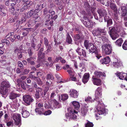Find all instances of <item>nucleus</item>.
<instances>
[{
    "instance_id": "obj_1",
    "label": "nucleus",
    "mask_w": 127,
    "mask_h": 127,
    "mask_svg": "<svg viewBox=\"0 0 127 127\" xmlns=\"http://www.w3.org/2000/svg\"><path fill=\"white\" fill-rule=\"evenodd\" d=\"M102 95L101 90L99 87H98L95 91V98L94 99L97 102V105L95 106L97 112L99 115L103 114L105 115L107 113L108 110L105 109L103 103L101 101H99Z\"/></svg>"
},
{
    "instance_id": "obj_2",
    "label": "nucleus",
    "mask_w": 127,
    "mask_h": 127,
    "mask_svg": "<svg viewBox=\"0 0 127 127\" xmlns=\"http://www.w3.org/2000/svg\"><path fill=\"white\" fill-rule=\"evenodd\" d=\"M109 33L112 39L115 40L118 36V33L121 34L123 32V29L120 25H117L114 27L109 28Z\"/></svg>"
},
{
    "instance_id": "obj_3",
    "label": "nucleus",
    "mask_w": 127,
    "mask_h": 127,
    "mask_svg": "<svg viewBox=\"0 0 127 127\" xmlns=\"http://www.w3.org/2000/svg\"><path fill=\"white\" fill-rule=\"evenodd\" d=\"M84 45L87 49H89L90 52L95 53V56L98 59L102 57V56L97 53V50L95 46L90 42L88 40H85L84 42Z\"/></svg>"
},
{
    "instance_id": "obj_4",
    "label": "nucleus",
    "mask_w": 127,
    "mask_h": 127,
    "mask_svg": "<svg viewBox=\"0 0 127 127\" xmlns=\"http://www.w3.org/2000/svg\"><path fill=\"white\" fill-rule=\"evenodd\" d=\"M68 112L65 114V117L67 120L66 121H69L70 119L75 120L77 118L78 112L70 108L67 109Z\"/></svg>"
},
{
    "instance_id": "obj_5",
    "label": "nucleus",
    "mask_w": 127,
    "mask_h": 127,
    "mask_svg": "<svg viewBox=\"0 0 127 127\" xmlns=\"http://www.w3.org/2000/svg\"><path fill=\"white\" fill-rule=\"evenodd\" d=\"M82 13H83V18L85 20H87V21H85V22H84V23H83L84 24L86 27H89L90 26V25L91 24V21L88 20V18L91 19L92 18H93V15L90 12H88V15L86 14L84 11H83L82 12Z\"/></svg>"
},
{
    "instance_id": "obj_6",
    "label": "nucleus",
    "mask_w": 127,
    "mask_h": 127,
    "mask_svg": "<svg viewBox=\"0 0 127 127\" xmlns=\"http://www.w3.org/2000/svg\"><path fill=\"white\" fill-rule=\"evenodd\" d=\"M92 33L94 36H96L99 37L106 35V32L104 29H97L93 30Z\"/></svg>"
},
{
    "instance_id": "obj_7",
    "label": "nucleus",
    "mask_w": 127,
    "mask_h": 127,
    "mask_svg": "<svg viewBox=\"0 0 127 127\" xmlns=\"http://www.w3.org/2000/svg\"><path fill=\"white\" fill-rule=\"evenodd\" d=\"M12 118L14 121L15 124L19 127L21 125V120L20 114L17 113L14 114L12 115Z\"/></svg>"
},
{
    "instance_id": "obj_8",
    "label": "nucleus",
    "mask_w": 127,
    "mask_h": 127,
    "mask_svg": "<svg viewBox=\"0 0 127 127\" xmlns=\"http://www.w3.org/2000/svg\"><path fill=\"white\" fill-rule=\"evenodd\" d=\"M89 105L87 104H83L81 107L80 112L81 115L84 117L87 114L89 110Z\"/></svg>"
},
{
    "instance_id": "obj_9",
    "label": "nucleus",
    "mask_w": 127,
    "mask_h": 127,
    "mask_svg": "<svg viewBox=\"0 0 127 127\" xmlns=\"http://www.w3.org/2000/svg\"><path fill=\"white\" fill-rule=\"evenodd\" d=\"M101 47L103 52L106 55H109L111 53L112 47L110 44L102 45Z\"/></svg>"
},
{
    "instance_id": "obj_10",
    "label": "nucleus",
    "mask_w": 127,
    "mask_h": 127,
    "mask_svg": "<svg viewBox=\"0 0 127 127\" xmlns=\"http://www.w3.org/2000/svg\"><path fill=\"white\" fill-rule=\"evenodd\" d=\"M35 16H33V18L34 19L33 20L31 19L30 20L27 22L26 25H27L28 27H32L35 23V22L38 21H40V17H38V15L35 14Z\"/></svg>"
},
{
    "instance_id": "obj_11",
    "label": "nucleus",
    "mask_w": 127,
    "mask_h": 127,
    "mask_svg": "<svg viewBox=\"0 0 127 127\" xmlns=\"http://www.w3.org/2000/svg\"><path fill=\"white\" fill-rule=\"evenodd\" d=\"M119 12L121 13V16L124 20H127V9L125 7H120L119 9Z\"/></svg>"
},
{
    "instance_id": "obj_12",
    "label": "nucleus",
    "mask_w": 127,
    "mask_h": 127,
    "mask_svg": "<svg viewBox=\"0 0 127 127\" xmlns=\"http://www.w3.org/2000/svg\"><path fill=\"white\" fill-rule=\"evenodd\" d=\"M44 110L43 105L42 103H37L36 104V108L35 111L37 114H43Z\"/></svg>"
},
{
    "instance_id": "obj_13",
    "label": "nucleus",
    "mask_w": 127,
    "mask_h": 127,
    "mask_svg": "<svg viewBox=\"0 0 127 127\" xmlns=\"http://www.w3.org/2000/svg\"><path fill=\"white\" fill-rule=\"evenodd\" d=\"M98 13L100 17H103L105 20H106L107 17V13L106 11L103 9L98 8L97 10Z\"/></svg>"
},
{
    "instance_id": "obj_14",
    "label": "nucleus",
    "mask_w": 127,
    "mask_h": 127,
    "mask_svg": "<svg viewBox=\"0 0 127 127\" xmlns=\"http://www.w3.org/2000/svg\"><path fill=\"white\" fill-rule=\"evenodd\" d=\"M23 99L26 105H29L33 101V99L29 95L24 96Z\"/></svg>"
},
{
    "instance_id": "obj_15",
    "label": "nucleus",
    "mask_w": 127,
    "mask_h": 127,
    "mask_svg": "<svg viewBox=\"0 0 127 127\" xmlns=\"http://www.w3.org/2000/svg\"><path fill=\"white\" fill-rule=\"evenodd\" d=\"M68 94L70 97L74 98H77L79 95L78 92L74 89L70 90Z\"/></svg>"
},
{
    "instance_id": "obj_16",
    "label": "nucleus",
    "mask_w": 127,
    "mask_h": 127,
    "mask_svg": "<svg viewBox=\"0 0 127 127\" xmlns=\"http://www.w3.org/2000/svg\"><path fill=\"white\" fill-rule=\"evenodd\" d=\"M92 81L94 85L97 86H100L101 85V81L99 78H96L94 76H93Z\"/></svg>"
},
{
    "instance_id": "obj_17",
    "label": "nucleus",
    "mask_w": 127,
    "mask_h": 127,
    "mask_svg": "<svg viewBox=\"0 0 127 127\" xmlns=\"http://www.w3.org/2000/svg\"><path fill=\"white\" fill-rule=\"evenodd\" d=\"M116 74L117 76L121 80H123L124 79L125 80L127 81V74L123 72H117L116 73Z\"/></svg>"
},
{
    "instance_id": "obj_18",
    "label": "nucleus",
    "mask_w": 127,
    "mask_h": 127,
    "mask_svg": "<svg viewBox=\"0 0 127 127\" xmlns=\"http://www.w3.org/2000/svg\"><path fill=\"white\" fill-rule=\"evenodd\" d=\"M122 65V62L119 61L116 59H115L114 61L111 64V65L113 67L117 68L120 67Z\"/></svg>"
},
{
    "instance_id": "obj_19",
    "label": "nucleus",
    "mask_w": 127,
    "mask_h": 127,
    "mask_svg": "<svg viewBox=\"0 0 127 127\" xmlns=\"http://www.w3.org/2000/svg\"><path fill=\"white\" fill-rule=\"evenodd\" d=\"M21 109V113L22 117L24 118H26L28 117L30 115V114L29 112L26 110L27 109L26 107H25L22 106Z\"/></svg>"
},
{
    "instance_id": "obj_20",
    "label": "nucleus",
    "mask_w": 127,
    "mask_h": 127,
    "mask_svg": "<svg viewBox=\"0 0 127 127\" xmlns=\"http://www.w3.org/2000/svg\"><path fill=\"white\" fill-rule=\"evenodd\" d=\"M110 4V7L114 11L115 13H117V9L116 7V6L115 4L113 3H110L109 1H107L106 2V3L105 4V6H109V4Z\"/></svg>"
},
{
    "instance_id": "obj_21",
    "label": "nucleus",
    "mask_w": 127,
    "mask_h": 127,
    "mask_svg": "<svg viewBox=\"0 0 127 127\" xmlns=\"http://www.w3.org/2000/svg\"><path fill=\"white\" fill-rule=\"evenodd\" d=\"M52 108L54 109L56 108H59L61 107V106L57 101L55 99L51 101Z\"/></svg>"
},
{
    "instance_id": "obj_22",
    "label": "nucleus",
    "mask_w": 127,
    "mask_h": 127,
    "mask_svg": "<svg viewBox=\"0 0 127 127\" xmlns=\"http://www.w3.org/2000/svg\"><path fill=\"white\" fill-rule=\"evenodd\" d=\"M93 76H94L96 78H99L102 77H104L106 76V75L105 73L102 72L100 71H96L94 73V75Z\"/></svg>"
},
{
    "instance_id": "obj_23",
    "label": "nucleus",
    "mask_w": 127,
    "mask_h": 127,
    "mask_svg": "<svg viewBox=\"0 0 127 127\" xmlns=\"http://www.w3.org/2000/svg\"><path fill=\"white\" fill-rule=\"evenodd\" d=\"M90 77V75L88 73H85L82 79V81L84 84L86 83L88 81Z\"/></svg>"
},
{
    "instance_id": "obj_24",
    "label": "nucleus",
    "mask_w": 127,
    "mask_h": 127,
    "mask_svg": "<svg viewBox=\"0 0 127 127\" xmlns=\"http://www.w3.org/2000/svg\"><path fill=\"white\" fill-rule=\"evenodd\" d=\"M71 103L76 110H78L80 107L79 102L77 101H74L71 102Z\"/></svg>"
},
{
    "instance_id": "obj_25",
    "label": "nucleus",
    "mask_w": 127,
    "mask_h": 127,
    "mask_svg": "<svg viewBox=\"0 0 127 127\" xmlns=\"http://www.w3.org/2000/svg\"><path fill=\"white\" fill-rule=\"evenodd\" d=\"M110 61V58L109 57H106L104 58L103 59H101L100 61V62L101 64H107L109 63Z\"/></svg>"
},
{
    "instance_id": "obj_26",
    "label": "nucleus",
    "mask_w": 127,
    "mask_h": 127,
    "mask_svg": "<svg viewBox=\"0 0 127 127\" xmlns=\"http://www.w3.org/2000/svg\"><path fill=\"white\" fill-rule=\"evenodd\" d=\"M76 52L79 55H82L84 57L86 56V52L85 50L81 49L80 48H78L76 50Z\"/></svg>"
},
{
    "instance_id": "obj_27",
    "label": "nucleus",
    "mask_w": 127,
    "mask_h": 127,
    "mask_svg": "<svg viewBox=\"0 0 127 127\" xmlns=\"http://www.w3.org/2000/svg\"><path fill=\"white\" fill-rule=\"evenodd\" d=\"M102 38L103 42L105 44H110V42L108 39V36L106 34L99 37Z\"/></svg>"
},
{
    "instance_id": "obj_28",
    "label": "nucleus",
    "mask_w": 127,
    "mask_h": 127,
    "mask_svg": "<svg viewBox=\"0 0 127 127\" xmlns=\"http://www.w3.org/2000/svg\"><path fill=\"white\" fill-rule=\"evenodd\" d=\"M14 52L18 55V58L19 59H21L22 57V51L19 50L18 48H16L14 51Z\"/></svg>"
},
{
    "instance_id": "obj_29",
    "label": "nucleus",
    "mask_w": 127,
    "mask_h": 127,
    "mask_svg": "<svg viewBox=\"0 0 127 127\" xmlns=\"http://www.w3.org/2000/svg\"><path fill=\"white\" fill-rule=\"evenodd\" d=\"M19 94H17L13 92L9 95V97L10 99H13L19 96Z\"/></svg>"
},
{
    "instance_id": "obj_30",
    "label": "nucleus",
    "mask_w": 127,
    "mask_h": 127,
    "mask_svg": "<svg viewBox=\"0 0 127 127\" xmlns=\"http://www.w3.org/2000/svg\"><path fill=\"white\" fill-rule=\"evenodd\" d=\"M81 37L79 34H77L74 37V40L75 43L76 44L78 45L79 42L80 41Z\"/></svg>"
},
{
    "instance_id": "obj_31",
    "label": "nucleus",
    "mask_w": 127,
    "mask_h": 127,
    "mask_svg": "<svg viewBox=\"0 0 127 127\" xmlns=\"http://www.w3.org/2000/svg\"><path fill=\"white\" fill-rule=\"evenodd\" d=\"M4 112L5 113V115L4 116V120L5 121H8L10 119L9 113L6 111H4Z\"/></svg>"
},
{
    "instance_id": "obj_32",
    "label": "nucleus",
    "mask_w": 127,
    "mask_h": 127,
    "mask_svg": "<svg viewBox=\"0 0 127 127\" xmlns=\"http://www.w3.org/2000/svg\"><path fill=\"white\" fill-rule=\"evenodd\" d=\"M106 20H105V19H104L105 22H107V26L108 27L110 26L112 24V20L111 19H109L108 16H107V17L106 18Z\"/></svg>"
},
{
    "instance_id": "obj_33",
    "label": "nucleus",
    "mask_w": 127,
    "mask_h": 127,
    "mask_svg": "<svg viewBox=\"0 0 127 127\" xmlns=\"http://www.w3.org/2000/svg\"><path fill=\"white\" fill-rule=\"evenodd\" d=\"M68 97V95L67 94H64L62 95L59 97V98L63 101L67 99Z\"/></svg>"
},
{
    "instance_id": "obj_34",
    "label": "nucleus",
    "mask_w": 127,
    "mask_h": 127,
    "mask_svg": "<svg viewBox=\"0 0 127 127\" xmlns=\"http://www.w3.org/2000/svg\"><path fill=\"white\" fill-rule=\"evenodd\" d=\"M51 101H49L48 102H46L45 104V107L46 108H50L52 107V106Z\"/></svg>"
},
{
    "instance_id": "obj_35",
    "label": "nucleus",
    "mask_w": 127,
    "mask_h": 127,
    "mask_svg": "<svg viewBox=\"0 0 127 127\" xmlns=\"http://www.w3.org/2000/svg\"><path fill=\"white\" fill-rule=\"evenodd\" d=\"M66 41L69 44L71 43L72 40L69 33L67 32L66 35Z\"/></svg>"
},
{
    "instance_id": "obj_36",
    "label": "nucleus",
    "mask_w": 127,
    "mask_h": 127,
    "mask_svg": "<svg viewBox=\"0 0 127 127\" xmlns=\"http://www.w3.org/2000/svg\"><path fill=\"white\" fill-rule=\"evenodd\" d=\"M79 69L81 71H85V66L84 64L83 63H81L79 65Z\"/></svg>"
},
{
    "instance_id": "obj_37",
    "label": "nucleus",
    "mask_w": 127,
    "mask_h": 127,
    "mask_svg": "<svg viewBox=\"0 0 127 127\" xmlns=\"http://www.w3.org/2000/svg\"><path fill=\"white\" fill-rule=\"evenodd\" d=\"M123 42V40L121 38H120L116 41V44L118 46H121Z\"/></svg>"
},
{
    "instance_id": "obj_38",
    "label": "nucleus",
    "mask_w": 127,
    "mask_h": 127,
    "mask_svg": "<svg viewBox=\"0 0 127 127\" xmlns=\"http://www.w3.org/2000/svg\"><path fill=\"white\" fill-rule=\"evenodd\" d=\"M68 56L71 59H73L76 56L75 55L73 52L71 50H70L68 53Z\"/></svg>"
},
{
    "instance_id": "obj_39",
    "label": "nucleus",
    "mask_w": 127,
    "mask_h": 127,
    "mask_svg": "<svg viewBox=\"0 0 127 127\" xmlns=\"http://www.w3.org/2000/svg\"><path fill=\"white\" fill-rule=\"evenodd\" d=\"M50 21V20L49 19L46 21L45 23V25L46 26H49L50 25L51 26L53 25V21L52 20H51V21H50V22H49Z\"/></svg>"
},
{
    "instance_id": "obj_40",
    "label": "nucleus",
    "mask_w": 127,
    "mask_h": 127,
    "mask_svg": "<svg viewBox=\"0 0 127 127\" xmlns=\"http://www.w3.org/2000/svg\"><path fill=\"white\" fill-rule=\"evenodd\" d=\"M87 123L85 125V127H93V123L90 122L88 120H87Z\"/></svg>"
},
{
    "instance_id": "obj_41",
    "label": "nucleus",
    "mask_w": 127,
    "mask_h": 127,
    "mask_svg": "<svg viewBox=\"0 0 127 127\" xmlns=\"http://www.w3.org/2000/svg\"><path fill=\"white\" fill-rule=\"evenodd\" d=\"M85 101L87 102H92L94 101V100L92 99L91 97L88 96L85 98Z\"/></svg>"
},
{
    "instance_id": "obj_42",
    "label": "nucleus",
    "mask_w": 127,
    "mask_h": 127,
    "mask_svg": "<svg viewBox=\"0 0 127 127\" xmlns=\"http://www.w3.org/2000/svg\"><path fill=\"white\" fill-rule=\"evenodd\" d=\"M113 19L115 22L116 24L115 25V26H116L117 25H119L118 24V23L119 22V19H118V17L116 15L114 17Z\"/></svg>"
},
{
    "instance_id": "obj_43",
    "label": "nucleus",
    "mask_w": 127,
    "mask_h": 127,
    "mask_svg": "<svg viewBox=\"0 0 127 127\" xmlns=\"http://www.w3.org/2000/svg\"><path fill=\"white\" fill-rule=\"evenodd\" d=\"M67 71L70 75V76L71 75H74V71L72 68H70L69 69H67Z\"/></svg>"
},
{
    "instance_id": "obj_44",
    "label": "nucleus",
    "mask_w": 127,
    "mask_h": 127,
    "mask_svg": "<svg viewBox=\"0 0 127 127\" xmlns=\"http://www.w3.org/2000/svg\"><path fill=\"white\" fill-rule=\"evenodd\" d=\"M33 59V58L32 57L28 58L27 59V61L28 63H30L32 65L34 64H35V63L32 60Z\"/></svg>"
},
{
    "instance_id": "obj_45",
    "label": "nucleus",
    "mask_w": 127,
    "mask_h": 127,
    "mask_svg": "<svg viewBox=\"0 0 127 127\" xmlns=\"http://www.w3.org/2000/svg\"><path fill=\"white\" fill-rule=\"evenodd\" d=\"M49 13L51 15V16H50V17H48V18L49 19H51L52 17V15H53L55 14V12L54 11L52 10L51 9H50L49 11Z\"/></svg>"
},
{
    "instance_id": "obj_46",
    "label": "nucleus",
    "mask_w": 127,
    "mask_h": 127,
    "mask_svg": "<svg viewBox=\"0 0 127 127\" xmlns=\"http://www.w3.org/2000/svg\"><path fill=\"white\" fill-rule=\"evenodd\" d=\"M26 45L27 46H30L31 45V47H32L34 49H35V44L34 43L33 41H32L31 44L30 43H26Z\"/></svg>"
},
{
    "instance_id": "obj_47",
    "label": "nucleus",
    "mask_w": 127,
    "mask_h": 127,
    "mask_svg": "<svg viewBox=\"0 0 127 127\" xmlns=\"http://www.w3.org/2000/svg\"><path fill=\"white\" fill-rule=\"evenodd\" d=\"M14 124L13 122L10 121L6 123V125L8 127H12Z\"/></svg>"
},
{
    "instance_id": "obj_48",
    "label": "nucleus",
    "mask_w": 127,
    "mask_h": 127,
    "mask_svg": "<svg viewBox=\"0 0 127 127\" xmlns=\"http://www.w3.org/2000/svg\"><path fill=\"white\" fill-rule=\"evenodd\" d=\"M34 12V10H31L29 11L28 13V17H30L32 16Z\"/></svg>"
},
{
    "instance_id": "obj_49",
    "label": "nucleus",
    "mask_w": 127,
    "mask_h": 127,
    "mask_svg": "<svg viewBox=\"0 0 127 127\" xmlns=\"http://www.w3.org/2000/svg\"><path fill=\"white\" fill-rule=\"evenodd\" d=\"M26 28H24L23 29V30L24 31L22 33V35L24 36H26L29 33V32L28 30L26 29Z\"/></svg>"
},
{
    "instance_id": "obj_50",
    "label": "nucleus",
    "mask_w": 127,
    "mask_h": 127,
    "mask_svg": "<svg viewBox=\"0 0 127 127\" xmlns=\"http://www.w3.org/2000/svg\"><path fill=\"white\" fill-rule=\"evenodd\" d=\"M48 61L50 63V64H49V66L51 67L53 65V64L54 63V62H53L52 60V58L50 57H49L48 58Z\"/></svg>"
},
{
    "instance_id": "obj_51",
    "label": "nucleus",
    "mask_w": 127,
    "mask_h": 127,
    "mask_svg": "<svg viewBox=\"0 0 127 127\" xmlns=\"http://www.w3.org/2000/svg\"><path fill=\"white\" fill-rule=\"evenodd\" d=\"M36 91L37 92H38L39 93L41 94L42 96H43L42 95V93H43V90L42 88H37L36 89Z\"/></svg>"
},
{
    "instance_id": "obj_52",
    "label": "nucleus",
    "mask_w": 127,
    "mask_h": 127,
    "mask_svg": "<svg viewBox=\"0 0 127 127\" xmlns=\"http://www.w3.org/2000/svg\"><path fill=\"white\" fill-rule=\"evenodd\" d=\"M122 47L125 50H127V40H126L123 44Z\"/></svg>"
},
{
    "instance_id": "obj_53",
    "label": "nucleus",
    "mask_w": 127,
    "mask_h": 127,
    "mask_svg": "<svg viewBox=\"0 0 127 127\" xmlns=\"http://www.w3.org/2000/svg\"><path fill=\"white\" fill-rule=\"evenodd\" d=\"M46 78L47 80L50 79L51 80H52L54 79V77L52 75L48 74L47 75Z\"/></svg>"
},
{
    "instance_id": "obj_54",
    "label": "nucleus",
    "mask_w": 127,
    "mask_h": 127,
    "mask_svg": "<svg viewBox=\"0 0 127 127\" xmlns=\"http://www.w3.org/2000/svg\"><path fill=\"white\" fill-rule=\"evenodd\" d=\"M84 7L88 9H90V6L87 2H85L84 4Z\"/></svg>"
},
{
    "instance_id": "obj_55",
    "label": "nucleus",
    "mask_w": 127,
    "mask_h": 127,
    "mask_svg": "<svg viewBox=\"0 0 127 127\" xmlns=\"http://www.w3.org/2000/svg\"><path fill=\"white\" fill-rule=\"evenodd\" d=\"M35 80L37 81V83L38 85H41L42 84V82L41 80L38 77L36 79H35Z\"/></svg>"
},
{
    "instance_id": "obj_56",
    "label": "nucleus",
    "mask_w": 127,
    "mask_h": 127,
    "mask_svg": "<svg viewBox=\"0 0 127 127\" xmlns=\"http://www.w3.org/2000/svg\"><path fill=\"white\" fill-rule=\"evenodd\" d=\"M70 78L71 79L72 81L76 82H77L79 81V80L76 79V77H74V75H71L70 76Z\"/></svg>"
},
{
    "instance_id": "obj_57",
    "label": "nucleus",
    "mask_w": 127,
    "mask_h": 127,
    "mask_svg": "<svg viewBox=\"0 0 127 127\" xmlns=\"http://www.w3.org/2000/svg\"><path fill=\"white\" fill-rule=\"evenodd\" d=\"M64 6L65 4L63 3V4L62 3H60L58 5V8L60 10H61L64 7Z\"/></svg>"
},
{
    "instance_id": "obj_58",
    "label": "nucleus",
    "mask_w": 127,
    "mask_h": 127,
    "mask_svg": "<svg viewBox=\"0 0 127 127\" xmlns=\"http://www.w3.org/2000/svg\"><path fill=\"white\" fill-rule=\"evenodd\" d=\"M52 113V111L50 110H48L47 111H45L44 113V114L45 115H48Z\"/></svg>"
},
{
    "instance_id": "obj_59",
    "label": "nucleus",
    "mask_w": 127,
    "mask_h": 127,
    "mask_svg": "<svg viewBox=\"0 0 127 127\" xmlns=\"http://www.w3.org/2000/svg\"><path fill=\"white\" fill-rule=\"evenodd\" d=\"M62 59V58L61 57H56V58L54 62V63H56L58 62L59 60H61Z\"/></svg>"
},
{
    "instance_id": "obj_60",
    "label": "nucleus",
    "mask_w": 127,
    "mask_h": 127,
    "mask_svg": "<svg viewBox=\"0 0 127 127\" xmlns=\"http://www.w3.org/2000/svg\"><path fill=\"white\" fill-rule=\"evenodd\" d=\"M44 43L46 46H47L48 45V39L46 38H44Z\"/></svg>"
},
{
    "instance_id": "obj_61",
    "label": "nucleus",
    "mask_w": 127,
    "mask_h": 127,
    "mask_svg": "<svg viewBox=\"0 0 127 127\" xmlns=\"http://www.w3.org/2000/svg\"><path fill=\"white\" fill-rule=\"evenodd\" d=\"M56 95V94H55V93L54 92H52V93H51L50 97L51 100V101L52 100L54 99L53 97L55 95Z\"/></svg>"
},
{
    "instance_id": "obj_62",
    "label": "nucleus",
    "mask_w": 127,
    "mask_h": 127,
    "mask_svg": "<svg viewBox=\"0 0 127 127\" xmlns=\"http://www.w3.org/2000/svg\"><path fill=\"white\" fill-rule=\"evenodd\" d=\"M2 43H5L6 45H8L10 43L9 41L8 40L6 39H4L2 40Z\"/></svg>"
},
{
    "instance_id": "obj_63",
    "label": "nucleus",
    "mask_w": 127,
    "mask_h": 127,
    "mask_svg": "<svg viewBox=\"0 0 127 127\" xmlns=\"http://www.w3.org/2000/svg\"><path fill=\"white\" fill-rule=\"evenodd\" d=\"M41 94H40V93H38V92H37L36 91L35 94V97L36 98H39V97L40 96Z\"/></svg>"
},
{
    "instance_id": "obj_64",
    "label": "nucleus",
    "mask_w": 127,
    "mask_h": 127,
    "mask_svg": "<svg viewBox=\"0 0 127 127\" xmlns=\"http://www.w3.org/2000/svg\"><path fill=\"white\" fill-rule=\"evenodd\" d=\"M16 37V35H14V36H12L10 37V40L11 41H14L16 39L15 37Z\"/></svg>"
}]
</instances>
